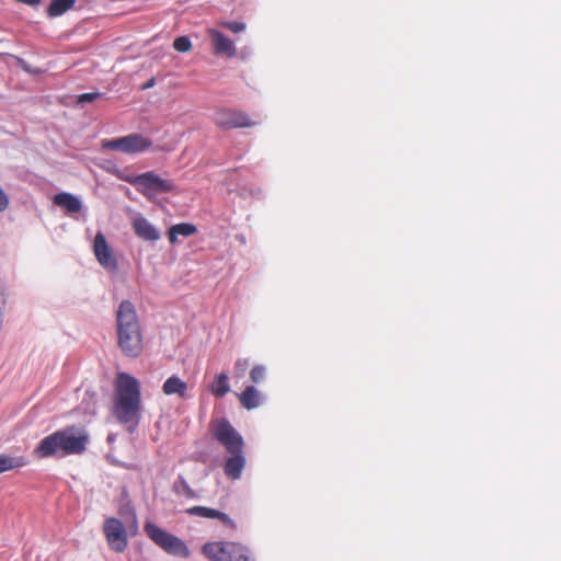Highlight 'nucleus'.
Segmentation results:
<instances>
[{
    "mask_svg": "<svg viewBox=\"0 0 561 561\" xmlns=\"http://www.w3.org/2000/svg\"><path fill=\"white\" fill-rule=\"evenodd\" d=\"M89 440V434L84 430L67 426L44 437L33 453L39 459L81 455L87 450Z\"/></svg>",
    "mask_w": 561,
    "mask_h": 561,
    "instance_id": "f03ea898",
    "label": "nucleus"
},
{
    "mask_svg": "<svg viewBox=\"0 0 561 561\" xmlns=\"http://www.w3.org/2000/svg\"><path fill=\"white\" fill-rule=\"evenodd\" d=\"M113 414L116 420L133 432L140 420L141 390L140 382L127 373H118L114 382Z\"/></svg>",
    "mask_w": 561,
    "mask_h": 561,
    "instance_id": "f257e3e1",
    "label": "nucleus"
},
{
    "mask_svg": "<svg viewBox=\"0 0 561 561\" xmlns=\"http://www.w3.org/2000/svg\"><path fill=\"white\" fill-rule=\"evenodd\" d=\"M206 32L211 39L213 53L216 56L233 58L237 55L234 43L224 33L213 27L207 28Z\"/></svg>",
    "mask_w": 561,
    "mask_h": 561,
    "instance_id": "f8f14e48",
    "label": "nucleus"
},
{
    "mask_svg": "<svg viewBox=\"0 0 561 561\" xmlns=\"http://www.w3.org/2000/svg\"><path fill=\"white\" fill-rule=\"evenodd\" d=\"M220 25L232 33H240L243 32L247 27L245 23L243 22H237V21H225L221 22Z\"/></svg>",
    "mask_w": 561,
    "mask_h": 561,
    "instance_id": "a878e982",
    "label": "nucleus"
},
{
    "mask_svg": "<svg viewBox=\"0 0 561 561\" xmlns=\"http://www.w3.org/2000/svg\"><path fill=\"white\" fill-rule=\"evenodd\" d=\"M249 366L250 362L248 358H238L233 367V377L238 379L242 378L245 375Z\"/></svg>",
    "mask_w": 561,
    "mask_h": 561,
    "instance_id": "b1692460",
    "label": "nucleus"
},
{
    "mask_svg": "<svg viewBox=\"0 0 561 561\" xmlns=\"http://www.w3.org/2000/svg\"><path fill=\"white\" fill-rule=\"evenodd\" d=\"M187 514L204 518H217L222 525L234 530L237 529V524L226 514L218 510L206 507V506H193L187 508Z\"/></svg>",
    "mask_w": 561,
    "mask_h": 561,
    "instance_id": "ddd939ff",
    "label": "nucleus"
},
{
    "mask_svg": "<svg viewBox=\"0 0 561 561\" xmlns=\"http://www.w3.org/2000/svg\"><path fill=\"white\" fill-rule=\"evenodd\" d=\"M154 84V79H150L145 85L142 89H148V88H151L152 85Z\"/></svg>",
    "mask_w": 561,
    "mask_h": 561,
    "instance_id": "c85d7f7f",
    "label": "nucleus"
},
{
    "mask_svg": "<svg viewBox=\"0 0 561 561\" xmlns=\"http://www.w3.org/2000/svg\"><path fill=\"white\" fill-rule=\"evenodd\" d=\"M173 47L179 53H187L192 49V42L187 36H179L174 39Z\"/></svg>",
    "mask_w": 561,
    "mask_h": 561,
    "instance_id": "5701e85b",
    "label": "nucleus"
},
{
    "mask_svg": "<svg viewBox=\"0 0 561 561\" xmlns=\"http://www.w3.org/2000/svg\"><path fill=\"white\" fill-rule=\"evenodd\" d=\"M162 391L165 396L176 394L181 399H185L187 392V383L179 376L172 375L164 381Z\"/></svg>",
    "mask_w": 561,
    "mask_h": 561,
    "instance_id": "a211bd4d",
    "label": "nucleus"
},
{
    "mask_svg": "<svg viewBox=\"0 0 561 561\" xmlns=\"http://www.w3.org/2000/svg\"><path fill=\"white\" fill-rule=\"evenodd\" d=\"M202 553L209 561H254L251 550L234 541H209L203 545Z\"/></svg>",
    "mask_w": 561,
    "mask_h": 561,
    "instance_id": "39448f33",
    "label": "nucleus"
},
{
    "mask_svg": "<svg viewBox=\"0 0 561 561\" xmlns=\"http://www.w3.org/2000/svg\"><path fill=\"white\" fill-rule=\"evenodd\" d=\"M10 199L3 188L0 186V211H4L9 208Z\"/></svg>",
    "mask_w": 561,
    "mask_h": 561,
    "instance_id": "cd10ccee",
    "label": "nucleus"
},
{
    "mask_svg": "<svg viewBox=\"0 0 561 561\" xmlns=\"http://www.w3.org/2000/svg\"><path fill=\"white\" fill-rule=\"evenodd\" d=\"M208 389L216 398L225 397L230 391L228 375L224 371L216 375Z\"/></svg>",
    "mask_w": 561,
    "mask_h": 561,
    "instance_id": "412c9836",
    "label": "nucleus"
},
{
    "mask_svg": "<svg viewBox=\"0 0 561 561\" xmlns=\"http://www.w3.org/2000/svg\"><path fill=\"white\" fill-rule=\"evenodd\" d=\"M27 465L24 456L11 457L5 454L0 455V474L16 468H22Z\"/></svg>",
    "mask_w": 561,
    "mask_h": 561,
    "instance_id": "4be33fe9",
    "label": "nucleus"
},
{
    "mask_svg": "<svg viewBox=\"0 0 561 561\" xmlns=\"http://www.w3.org/2000/svg\"><path fill=\"white\" fill-rule=\"evenodd\" d=\"M213 121L216 126L224 129L253 127L259 124V122L251 119L245 112L230 107L217 110L214 113Z\"/></svg>",
    "mask_w": 561,
    "mask_h": 561,
    "instance_id": "9d476101",
    "label": "nucleus"
},
{
    "mask_svg": "<svg viewBox=\"0 0 561 561\" xmlns=\"http://www.w3.org/2000/svg\"><path fill=\"white\" fill-rule=\"evenodd\" d=\"M117 346L130 358H137L144 351V336L136 308L129 300H123L116 311Z\"/></svg>",
    "mask_w": 561,
    "mask_h": 561,
    "instance_id": "7ed1b4c3",
    "label": "nucleus"
},
{
    "mask_svg": "<svg viewBox=\"0 0 561 561\" xmlns=\"http://www.w3.org/2000/svg\"><path fill=\"white\" fill-rule=\"evenodd\" d=\"M77 0H51L46 9V14L50 19L61 16L69 10H72Z\"/></svg>",
    "mask_w": 561,
    "mask_h": 561,
    "instance_id": "aec40b11",
    "label": "nucleus"
},
{
    "mask_svg": "<svg viewBox=\"0 0 561 561\" xmlns=\"http://www.w3.org/2000/svg\"><path fill=\"white\" fill-rule=\"evenodd\" d=\"M54 204L64 208L69 214L79 213L82 208V203L77 196L65 192L54 196Z\"/></svg>",
    "mask_w": 561,
    "mask_h": 561,
    "instance_id": "f3484780",
    "label": "nucleus"
},
{
    "mask_svg": "<svg viewBox=\"0 0 561 561\" xmlns=\"http://www.w3.org/2000/svg\"><path fill=\"white\" fill-rule=\"evenodd\" d=\"M197 232V227L191 222H181L173 225L168 230V238L171 244H175L178 242V237H190Z\"/></svg>",
    "mask_w": 561,
    "mask_h": 561,
    "instance_id": "6ab92c4d",
    "label": "nucleus"
},
{
    "mask_svg": "<svg viewBox=\"0 0 561 561\" xmlns=\"http://www.w3.org/2000/svg\"><path fill=\"white\" fill-rule=\"evenodd\" d=\"M210 431L214 438L219 442L228 453L242 451L243 439L228 420L218 419L211 421Z\"/></svg>",
    "mask_w": 561,
    "mask_h": 561,
    "instance_id": "1a4fd4ad",
    "label": "nucleus"
},
{
    "mask_svg": "<svg viewBox=\"0 0 561 561\" xmlns=\"http://www.w3.org/2000/svg\"><path fill=\"white\" fill-rule=\"evenodd\" d=\"M230 454L231 456L227 458L225 462L224 472L226 477L229 478L230 480H237L241 477V473L245 465V459L242 455V451Z\"/></svg>",
    "mask_w": 561,
    "mask_h": 561,
    "instance_id": "2eb2a0df",
    "label": "nucleus"
},
{
    "mask_svg": "<svg viewBox=\"0 0 561 561\" xmlns=\"http://www.w3.org/2000/svg\"><path fill=\"white\" fill-rule=\"evenodd\" d=\"M266 375V368L263 365H255L250 370V379L253 383H260L264 380Z\"/></svg>",
    "mask_w": 561,
    "mask_h": 561,
    "instance_id": "393cba45",
    "label": "nucleus"
},
{
    "mask_svg": "<svg viewBox=\"0 0 561 561\" xmlns=\"http://www.w3.org/2000/svg\"><path fill=\"white\" fill-rule=\"evenodd\" d=\"M127 182L136 187L141 195L148 198H151L153 194L171 193L176 190V186L172 181L161 179L153 171H148L129 178L127 179Z\"/></svg>",
    "mask_w": 561,
    "mask_h": 561,
    "instance_id": "0eeeda50",
    "label": "nucleus"
},
{
    "mask_svg": "<svg viewBox=\"0 0 561 561\" xmlns=\"http://www.w3.org/2000/svg\"><path fill=\"white\" fill-rule=\"evenodd\" d=\"M184 488H185V492H187L188 495H192V490L190 489V486L184 483Z\"/></svg>",
    "mask_w": 561,
    "mask_h": 561,
    "instance_id": "7c9ffc66",
    "label": "nucleus"
},
{
    "mask_svg": "<svg viewBox=\"0 0 561 561\" xmlns=\"http://www.w3.org/2000/svg\"><path fill=\"white\" fill-rule=\"evenodd\" d=\"M146 535L164 552L179 557L188 558L190 549L186 543L173 534H170L152 522H146L144 526Z\"/></svg>",
    "mask_w": 561,
    "mask_h": 561,
    "instance_id": "423d86ee",
    "label": "nucleus"
},
{
    "mask_svg": "<svg viewBox=\"0 0 561 561\" xmlns=\"http://www.w3.org/2000/svg\"><path fill=\"white\" fill-rule=\"evenodd\" d=\"M152 146V141L141 134H129L124 137L114 139H103L102 149L119 151L123 153H139L148 150Z\"/></svg>",
    "mask_w": 561,
    "mask_h": 561,
    "instance_id": "6e6552de",
    "label": "nucleus"
},
{
    "mask_svg": "<svg viewBox=\"0 0 561 561\" xmlns=\"http://www.w3.org/2000/svg\"><path fill=\"white\" fill-rule=\"evenodd\" d=\"M135 234L145 241H157L160 232L145 217H136L131 221Z\"/></svg>",
    "mask_w": 561,
    "mask_h": 561,
    "instance_id": "4468645a",
    "label": "nucleus"
},
{
    "mask_svg": "<svg viewBox=\"0 0 561 561\" xmlns=\"http://www.w3.org/2000/svg\"><path fill=\"white\" fill-rule=\"evenodd\" d=\"M102 94L99 93V92H89V93H83V94H80L77 99V103L78 104H81V103H84V102H93L95 101L96 99H99Z\"/></svg>",
    "mask_w": 561,
    "mask_h": 561,
    "instance_id": "bb28decb",
    "label": "nucleus"
},
{
    "mask_svg": "<svg viewBox=\"0 0 561 561\" xmlns=\"http://www.w3.org/2000/svg\"><path fill=\"white\" fill-rule=\"evenodd\" d=\"M93 252L100 265L107 271L115 272L118 268L117 260L113 254L105 236L101 231L95 234Z\"/></svg>",
    "mask_w": 561,
    "mask_h": 561,
    "instance_id": "9b49d317",
    "label": "nucleus"
},
{
    "mask_svg": "<svg viewBox=\"0 0 561 561\" xmlns=\"http://www.w3.org/2000/svg\"><path fill=\"white\" fill-rule=\"evenodd\" d=\"M121 515L128 514L130 523L126 527L123 522L116 517H108L103 523V534L111 550L122 553L128 546V535L135 536L138 531V519L134 507L126 504L119 510Z\"/></svg>",
    "mask_w": 561,
    "mask_h": 561,
    "instance_id": "20e7f679",
    "label": "nucleus"
},
{
    "mask_svg": "<svg viewBox=\"0 0 561 561\" xmlns=\"http://www.w3.org/2000/svg\"><path fill=\"white\" fill-rule=\"evenodd\" d=\"M184 488H185V492H187L188 495H192V490L190 489V486L184 483Z\"/></svg>",
    "mask_w": 561,
    "mask_h": 561,
    "instance_id": "c756f323",
    "label": "nucleus"
},
{
    "mask_svg": "<svg viewBox=\"0 0 561 561\" xmlns=\"http://www.w3.org/2000/svg\"><path fill=\"white\" fill-rule=\"evenodd\" d=\"M240 404L247 410H253L261 405L263 397L254 386H248L237 394Z\"/></svg>",
    "mask_w": 561,
    "mask_h": 561,
    "instance_id": "dca6fc26",
    "label": "nucleus"
}]
</instances>
